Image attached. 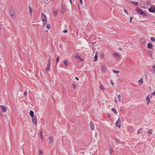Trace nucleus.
Instances as JSON below:
<instances>
[{"instance_id":"14","label":"nucleus","mask_w":155,"mask_h":155,"mask_svg":"<svg viewBox=\"0 0 155 155\" xmlns=\"http://www.w3.org/2000/svg\"><path fill=\"white\" fill-rule=\"evenodd\" d=\"M152 47V44L150 42L148 43L147 44V48L149 49H151Z\"/></svg>"},{"instance_id":"37","label":"nucleus","mask_w":155,"mask_h":155,"mask_svg":"<svg viewBox=\"0 0 155 155\" xmlns=\"http://www.w3.org/2000/svg\"><path fill=\"white\" fill-rule=\"evenodd\" d=\"M151 40L152 41H155V39L153 37H151L150 38Z\"/></svg>"},{"instance_id":"53","label":"nucleus","mask_w":155,"mask_h":155,"mask_svg":"<svg viewBox=\"0 0 155 155\" xmlns=\"http://www.w3.org/2000/svg\"><path fill=\"white\" fill-rule=\"evenodd\" d=\"M155 95V91L152 93V94L151 95Z\"/></svg>"},{"instance_id":"19","label":"nucleus","mask_w":155,"mask_h":155,"mask_svg":"<svg viewBox=\"0 0 155 155\" xmlns=\"http://www.w3.org/2000/svg\"><path fill=\"white\" fill-rule=\"evenodd\" d=\"M114 56L116 57L117 58H119L120 56V55L119 54L117 53H114Z\"/></svg>"},{"instance_id":"60","label":"nucleus","mask_w":155,"mask_h":155,"mask_svg":"<svg viewBox=\"0 0 155 155\" xmlns=\"http://www.w3.org/2000/svg\"><path fill=\"white\" fill-rule=\"evenodd\" d=\"M147 75H146V77H147Z\"/></svg>"},{"instance_id":"2","label":"nucleus","mask_w":155,"mask_h":155,"mask_svg":"<svg viewBox=\"0 0 155 155\" xmlns=\"http://www.w3.org/2000/svg\"><path fill=\"white\" fill-rule=\"evenodd\" d=\"M51 64V61H50V57H49L48 61V64L47 65L45 71L46 72H48L50 71V66Z\"/></svg>"},{"instance_id":"12","label":"nucleus","mask_w":155,"mask_h":155,"mask_svg":"<svg viewBox=\"0 0 155 155\" xmlns=\"http://www.w3.org/2000/svg\"><path fill=\"white\" fill-rule=\"evenodd\" d=\"M107 70V67L105 65H103L101 67V71L104 72Z\"/></svg>"},{"instance_id":"52","label":"nucleus","mask_w":155,"mask_h":155,"mask_svg":"<svg viewBox=\"0 0 155 155\" xmlns=\"http://www.w3.org/2000/svg\"><path fill=\"white\" fill-rule=\"evenodd\" d=\"M91 43L92 44L94 45L96 43V42H91Z\"/></svg>"},{"instance_id":"49","label":"nucleus","mask_w":155,"mask_h":155,"mask_svg":"<svg viewBox=\"0 0 155 155\" xmlns=\"http://www.w3.org/2000/svg\"><path fill=\"white\" fill-rule=\"evenodd\" d=\"M67 32H68L67 30H64L63 31V32L64 33H67Z\"/></svg>"},{"instance_id":"27","label":"nucleus","mask_w":155,"mask_h":155,"mask_svg":"<svg viewBox=\"0 0 155 155\" xmlns=\"http://www.w3.org/2000/svg\"><path fill=\"white\" fill-rule=\"evenodd\" d=\"M112 71L114 73H118L120 72V71H117V70H115L113 69Z\"/></svg>"},{"instance_id":"61","label":"nucleus","mask_w":155,"mask_h":155,"mask_svg":"<svg viewBox=\"0 0 155 155\" xmlns=\"http://www.w3.org/2000/svg\"><path fill=\"white\" fill-rule=\"evenodd\" d=\"M81 61H82V60H82V59H81Z\"/></svg>"},{"instance_id":"28","label":"nucleus","mask_w":155,"mask_h":155,"mask_svg":"<svg viewBox=\"0 0 155 155\" xmlns=\"http://www.w3.org/2000/svg\"><path fill=\"white\" fill-rule=\"evenodd\" d=\"M117 97L118 99V101H120V97H121V96L120 94H119L117 96Z\"/></svg>"},{"instance_id":"24","label":"nucleus","mask_w":155,"mask_h":155,"mask_svg":"<svg viewBox=\"0 0 155 155\" xmlns=\"http://www.w3.org/2000/svg\"><path fill=\"white\" fill-rule=\"evenodd\" d=\"M46 28L48 30H49L50 29L51 26H50V25L49 24H47V25H46Z\"/></svg>"},{"instance_id":"62","label":"nucleus","mask_w":155,"mask_h":155,"mask_svg":"<svg viewBox=\"0 0 155 155\" xmlns=\"http://www.w3.org/2000/svg\"><path fill=\"white\" fill-rule=\"evenodd\" d=\"M48 0H47V1H48Z\"/></svg>"},{"instance_id":"9","label":"nucleus","mask_w":155,"mask_h":155,"mask_svg":"<svg viewBox=\"0 0 155 155\" xmlns=\"http://www.w3.org/2000/svg\"><path fill=\"white\" fill-rule=\"evenodd\" d=\"M140 42L141 44L143 45L145 44L146 41L144 38H141L140 40Z\"/></svg>"},{"instance_id":"48","label":"nucleus","mask_w":155,"mask_h":155,"mask_svg":"<svg viewBox=\"0 0 155 155\" xmlns=\"http://www.w3.org/2000/svg\"><path fill=\"white\" fill-rule=\"evenodd\" d=\"M104 56V54H103V53H102L101 55V58H103Z\"/></svg>"},{"instance_id":"45","label":"nucleus","mask_w":155,"mask_h":155,"mask_svg":"<svg viewBox=\"0 0 155 155\" xmlns=\"http://www.w3.org/2000/svg\"><path fill=\"white\" fill-rule=\"evenodd\" d=\"M124 12H125L126 14H128V12L126 11V10L125 9H124Z\"/></svg>"},{"instance_id":"7","label":"nucleus","mask_w":155,"mask_h":155,"mask_svg":"<svg viewBox=\"0 0 155 155\" xmlns=\"http://www.w3.org/2000/svg\"><path fill=\"white\" fill-rule=\"evenodd\" d=\"M149 11L150 12L153 13L155 12V7L151 6L148 9Z\"/></svg>"},{"instance_id":"34","label":"nucleus","mask_w":155,"mask_h":155,"mask_svg":"<svg viewBox=\"0 0 155 155\" xmlns=\"http://www.w3.org/2000/svg\"><path fill=\"white\" fill-rule=\"evenodd\" d=\"M148 52L149 53V56H151L152 55V54L151 52L150 51H148Z\"/></svg>"},{"instance_id":"1","label":"nucleus","mask_w":155,"mask_h":155,"mask_svg":"<svg viewBox=\"0 0 155 155\" xmlns=\"http://www.w3.org/2000/svg\"><path fill=\"white\" fill-rule=\"evenodd\" d=\"M136 11L137 12L140 14L144 16H147V15L146 13L143 12L142 10L139 8L137 7L136 9Z\"/></svg>"},{"instance_id":"43","label":"nucleus","mask_w":155,"mask_h":155,"mask_svg":"<svg viewBox=\"0 0 155 155\" xmlns=\"http://www.w3.org/2000/svg\"><path fill=\"white\" fill-rule=\"evenodd\" d=\"M9 12L10 13H12L13 12H12V9H10L9 10Z\"/></svg>"},{"instance_id":"6","label":"nucleus","mask_w":155,"mask_h":155,"mask_svg":"<svg viewBox=\"0 0 155 155\" xmlns=\"http://www.w3.org/2000/svg\"><path fill=\"white\" fill-rule=\"evenodd\" d=\"M0 108L3 112H6L7 110V107L3 105H0Z\"/></svg>"},{"instance_id":"32","label":"nucleus","mask_w":155,"mask_h":155,"mask_svg":"<svg viewBox=\"0 0 155 155\" xmlns=\"http://www.w3.org/2000/svg\"><path fill=\"white\" fill-rule=\"evenodd\" d=\"M72 87L74 88V89H75L76 88V85L75 84H72Z\"/></svg>"},{"instance_id":"54","label":"nucleus","mask_w":155,"mask_h":155,"mask_svg":"<svg viewBox=\"0 0 155 155\" xmlns=\"http://www.w3.org/2000/svg\"><path fill=\"white\" fill-rule=\"evenodd\" d=\"M75 79L77 80H79V78H78L77 77H76L75 78Z\"/></svg>"},{"instance_id":"13","label":"nucleus","mask_w":155,"mask_h":155,"mask_svg":"<svg viewBox=\"0 0 155 155\" xmlns=\"http://www.w3.org/2000/svg\"><path fill=\"white\" fill-rule=\"evenodd\" d=\"M41 18L42 21H43V19H45L47 18L46 16L43 13L41 14Z\"/></svg>"},{"instance_id":"59","label":"nucleus","mask_w":155,"mask_h":155,"mask_svg":"<svg viewBox=\"0 0 155 155\" xmlns=\"http://www.w3.org/2000/svg\"><path fill=\"white\" fill-rule=\"evenodd\" d=\"M48 30H46V32H48Z\"/></svg>"},{"instance_id":"55","label":"nucleus","mask_w":155,"mask_h":155,"mask_svg":"<svg viewBox=\"0 0 155 155\" xmlns=\"http://www.w3.org/2000/svg\"><path fill=\"white\" fill-rule=\"evenodd\" d=\"M70 1V2L71 3V4H72V1H71V0H69Z\"/></svg>"},{"instance_id":"40","label":"nucleus","mask_w":155,"mask_h":155,"mask_svg":"<svg viewBox=\"0 0 155 155\" xmlns=\"http://www.w3.org/2000/svg\"><path fill=\"white\" fill-rule=\"evenodd\" d=\"M133 19V17H130V22L131 23L132 22V19Z\"/></svg>"},{"instance_id":"36","label":"nucleus","mask_w":155,"mask_h":155,"mask_svg":"<svg viewBox=\"0 0 155 155\" xmlns=\"http://www.w3.org/2000/svg\"><path fill=\"white\" fill-rule=\"evenodd\" d=\"M59 57H58L56 59V63H57L58 62L59 60Z\"/></svg>"},{"instance_id":"58","label":"nucleus","mask_w":155,"mask_h":155,"mask_svg":"<svg viewBox=\"0 0 155 155\" xmlns=\"http://www.w3.org/2000/svg\"><path fill=\"white\" fill-rule=\"evenodd\" d=\"M121 111H122L123 110L122 109H120Z\"/></svg>"},{"instance_id":"31","label":"nucleus","mask_w":155,"mask_h":155,"mask_svg":"<svg viewBox=\"0 0 155 155\" xmlns=\"http://www.w3.org/2000/svg\"><path fill=\"white\" fill-rule=\"evenodd\" d=\"M100 88L101 89H102L103 90H104V86H103L102 85H101L100 86Z\"/></svg>"},{"instance_id":"3","label":"nucleus","mask_w":155,"mask_h":155,"mask_svg":"<svg viewBox=\"0 0 155 155\" xmlns=\"http://www.w3.org/2000/svg\"><path fill=\"white\" fill-rule=\"evenodd\" d=\"M121 120L120 118H119L115 123L116 126L118 127L119 128L121 126Z\"/></svg>"},{"instance_id":"22","label":"nucleus","mask_w":155,"mask_h":155,"mask_svg":"<svg viewBox=\"0 0 155 155\" xmlns=\"http://www.w3.org/2000/svg\"><path fill=\"white\" fill-rule=\"evenodd\" d=\"M98 56H97V55H95L94 57V61L95 62L97 61V60L98 59Z\"/></svg>"},{"instance_id":"56","label":"nucleus","mask_w":155,"mask_h":155,"mask_svg":"<svg viewBox=\"0 0 155 155\" xmlns=\"http://www.w3.org/2000/svg\"><path fill=\"white\" fill-rule=\"evenodd\" d=\"M97 53H98V52H96V53H95V55H97Z\"/></svg>"},{"instance_id":"15","label":"nucleus","mask_w":155,"mask_h":155,"mask_svg":"<svg viewBox=\"0 0 155 155\" xmlns=\"http://www.w3.org/2000/svg\"><path fill=\"white\" fill-rule=\"evenodd\" d=\"M29 114L30 116L31 117H34V112L32 110H31L29 112Z\"/></svg>"},{"instance_id":"11","label":"nucleus","mask_w":155,"mask_h":155,"mask_svg":"<svg viewBox=\"0 0 155 155\" xmlns=\"http://www.w3.org/2000/svg\"><path fill=\"white\" fill-rule=\"evenodd\" d=\"M90 126L91 130H93L95 128V126L94 124V123L93 122H90Z\"/></svg>"},{"instance_id":"25","label":"nucleus","mask_w":155,"mask_h":155,"mask_svg":"<svg viewBox=\"0 0 155 155\" xmlns=\"http://www.w3.org/2000/svg\"><path fill=\"white\" fill-rule=\"evenodd\" d=\"M11 14V17L13 18H14L15 16V13L14 12L12 13Z\"/></svg>"},{"instance_id":"50","label":"nucleus","mask_w":155,"mask_h":155,"mask_svg":"<svg viewBox=\"0 0 155 155\" xmlns=\"http://www.w3.org/2000/svg\"><path fill=\"white\" fill-rule=\"evenodd\" d=\"M80 0V3L82 5L83 4L82 0Z\"/></svg>"},{"instance_id":"20","label":"nucleus","mask_w":155,"mask_h":155,"mask_svg":"<svg viewBox=\"0 0 155 155\" xmlns=\"http://www.w3.org/2000/svg\"><path fill=\"white\" fill-rule=\"evenodd\" d=\"M68 61L66 60H65L63 61V64H64L66 66H67V65H68Z\"/></svg>"},{"instance_id":"46","label":"nucleus","mask_w":155,"mask_h":155,"mask_svg":"<svg viewBox=\"0 0 155 155\" xmlns=\"http://www.w3.org/2000/svg\"><path fill=\"white\" fill-rule=\"evenodd\" d=\"M109 152L110 154H111L113 152H112V150L111 149H110Z\"/></svg>"},{"instance_id":"23","label":"nucleus","mask_w":155,"mask_h":155,"mask_svg":"<svg viewBox=\"0 0 155 155\" xmlns=\"http://www.w3.org/2000/svg\"><path fill=\"white\" fill-rule=\"evenodd\" d=\"M152 67L153 68V72H152V74H154L155 72V65L154 64L152 66Z\"/></svg>"},{"instance_id":"29","label":"nucleus","mask_w":155,"mask_h":155,"mask_svg":"<svg viewBox=\"0 0 155 155\" xmlns=\"http://www.w3.org/2000/svg\"><path fill=\"white\" fill-rule=\"evenodd\" d=\"M142 128H141L138 131V134H141L142 133Z\"/></svg>"},{"instance_id":"42","label":"nucleus","mask_w":155,"mask_h":155,"mask_svg":"<svg viewBox=\"0 0 155 155\" xmlns=\"http://www.w3.org/2000/svg\"><path fill=\"white\" fill-rule=\"evenodd\" d=\"M107 116L109 118H110L111 117V114L110 113L108 114L107 115Z\"/></svg>"},{"instance_id":"51","label":"nucleus","mask_w":155,"mask_h":155,"mask_svg":"<svg viewBox=\"0 0 155 155\" xmlns=\"http://www.w3.org/2000/svg\"><path fill=\"white\" fill-rule=\"evenodd\" d=\"M0 115L2 117L3 115V114L2 112L0 111Z\"/></svg>"},{"instance_id":"35","label":"nucleus","mask_w":155,"mask_h":155,"mask_svg":"<svg viewBox=\"0 0 155 155\" xmlns=\"http://www.w3.org/2000/svg\"><path fill=\"white\" fill-rule=\"evenodd\" d=\"M40 135L41 137V138L42 139L43 138V136H42V131H41L40 132Z\"/></svg>"},{"instance_id":"17","label":"nucleus","mask_w":155,"mask_h":155,"mask_svg":"<svg viewBox=\"0 0 155 155\" xmlns=\"http://www.w3.org/2000/svg\"><path fill=\"white\" fill-rule=\"evenodd\" d=\"M131 3L135 6H137L138 5V2H135L132 1H131Z\"/></svg>"},{"instance_id":"4","label":"nucleus","mask_w":155,"mask_h":155,"mask_svg":"<svg viewBox=\"0 0 155 155\" xmlns=\"http://www.w3.org/2000/svg\"><path fill=\"white\" fill-rule=\"evenodd\" d=\"M66 6L64 4H63L62 5L61 12L62 13V14H63L65 12L66 10Z\"/></svg>"},{"instance_id":"44","label":"nucleus","mask_w":155,"mask_h":155,"mask_svg":"<svg viewBox=\"0 0 155 155\" xmlns=\"http://www.w3.org/2000/svg\"><path fill=\"white\" fill-rule=\"evenodd\" d=\"M115 140L117 143H119L120 142V140L118 139H116Z\"/></svg>"},{"instance_id":"30","label":"nucleus","mask_w":155,"mask_h":155,"mask_svg":"<svg viewBox=\"0 0 155 155\" xmlns=\"http://www.w3.org/2000/svg\"><path fill=\"white\" fill-rule=\"evenodd\" d=\"M29 12H30V14H31L32 12V9L30 6L29 7Z\"/></svg>"},{"instance_id":"5","label":"nucleus","mask_w":155,"mask_h":155,"mask_svg":"<svg viewBox=\"0 0 155 155\" xmlns=\"http://www.w3.org/2000/svg\"><path fill=\"white\" fill-rule=\"evenodd\" d=\"M32 121L34 124L35 125H36L37 124V117L35 116L34 117H32Z\"/></svg>"},{"instance_id":"26","label":"nucleus","mask_w":155,"mask_h":155,"mask_svg":"<svg viewBox=\"0 0 155 155\" xmlns=\"http://www.w3.org/2000/svg\"><path fill=\"white\" fill-rule=\"evenodd\" d=\"M153 131V130L152 129H150L147 132V133L149 134H152Z\"/></svg>"},{"instance_id":"57","label":"nucleus","mask_w":155,"mask_h":155,"mask_svg":"<svg viewBox=\"0 0 155 155\" xmlns=\"http://www.w3.org/2000/svg\"><path fill=\"white\" fill-rule=\"evenodd\" d=\"M119 49L120 50H121V48H119Z\"/></svg>"},{"instance_id":"18","label":"nucleus","mask_w":155,"mask_h":155,"mask_svg":"<svg viewBox=\"0 0 155 155\" xmlns=\"http://www.w3.org/2000/svg\"><path fill=\"white\" fill-rule=\"evenodd\" d=\"M143 83V79L141 78L138 81V84L139 85H141Z\"/></svg>"},{"instance_id":"33","label":"nucleus","mask_w":155,"mask_h":155,"mask_svg":"<svg viewBox=\"0 0 155 155\" xmlns=\"http://www.w3.org/2000/svg\"><path fill=\"white\" fill-rule=\"evenodd\" d=\"M38 155H43L42 152L41 150H40L39 151V152H38Z\"/></svg>"},{"instance_id":"8","label":"nucleus","mask_w":155,"mask_h":155,"mask_svg":"<svg viewBox=\"0 0 155 155\" xmlns=\"http://www.w3.org/2000/svg\"><path fill=\"white\" fill-rule=\"evenodd\" d=\"M152 97V95H150V97H149V95H148L146 97V101H147V105H148V104H149V103L150 101V99Z\"/></svg>"},{"instance_id":"38","label":"nucleus","mask_w":155,"mask_h":155,"mask_svg":"<svg viewBox=\"0 0 155 155\" xmlns=\"http://www.w3.org/2000/svg\"><path fill=\"white\" fill-rule=\"evenodd\" d=\"M57 11H54V16H55L57 14Z\"/></svg>"},{"instance_id":"39","label":"nucleus","mask_w":155,"mask_h":155,"mask_svg":"<svg viewBox=\"0 0 155 155\" xmlns=\"http://www.w3.org/2000/svg\"><path fill=\"white\" fill-rule=\"evenodd\" d=\"M75 58H78L79 59H80L81 58L80 56H78V54H77L75 57Z\"/></svg>"},{"instance_id":"41","label":"nucleus","mask_w":155,"mask_h":155,"mask_svg":"<svg viewBox=\"0 0 155 155\" xmlns=\"http://www.w3.org/2000/svg\"><path fill=\"white\" fill-rule=\"evenodd\" d=\"M110 84H111V85L112 86H113V85H114L113 82L112 80H111L110 81Z\"/></svg>"},{"instance_id":"21","label":"nucleus","mask_w":155,"mask_h":155,"mask_svg":"<svg viewBox=\"0 0 155 155\" xmlns=\"http://www.w3.org/2000/svg\"><path fill=\"white\" fill-rule=\"evenodd\" d=\"M111 110L115 114H117V111L114 108H112Z\"/></svg>"},{"instance_id":"47","label":"nucleus","mask_w":155,"mask_h":155,"mask_svg":"<svg viewBox=\"0 0 155 155\" xmlns=\"http://www.w3.org/2000/svg\"><path fill=\"white\" fill-rule=\"evenodd\" d=\"M27 93L26 91H25V92L24 93V95L25 96H26L27 95Z\"/></svg>"},{"instance_id":"10","label":"nucleus","mask_w":155,"mask_h":155,"mask_svg":"<svg viewBox=\"0 0 155 155\" xmlns=\"http://www.w3.org/2000/svg\"><path fill=\"white\" fill-rule=\"evenodd\" d=\"M53 140V138L52 137H50L47 140L48 142L49 143H51Z\"/></svg>"},{"instance_id":"16","label":"nucleus","mask_w":155,"mask_h":155,"mask_svg":"<svg viewBox=\"0 0 155 155\" xmlns=\"http://www.w3.org/2000/svg\"><path fill=\"white\" fill-rule=\"evenodd\" d=\"M42 21V25L43 26H45L47 22V18H45V19L43 20Z\"/></svg>"}]
</instances>
